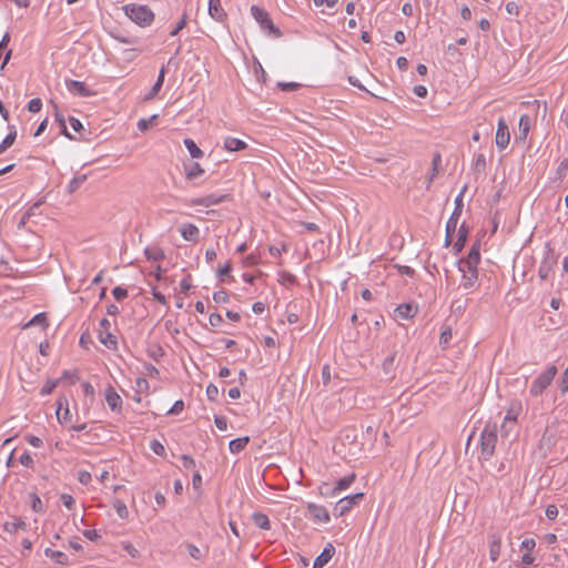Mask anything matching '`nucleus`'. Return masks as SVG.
<instances>
[{
    "label": "nucleus",
    "mask_w": 568,
    "mask_h": 568,
    "mask_svg": "<svg viewBox=\"0 0 568 568\" xmlns=\"http://www.w3.org/2000/svg\"><path fill=\"white\" fill-rule=\"evenodd\" d=\"M246 146H247V144L237 138L227 136L224 139V148L227 151H231V152L240 151V150L245 149Z\"/></svg>",
    "instance_id": "nucleus-21"
},
{
    "label": "nucleus",
    "mask_w": 568,
    "mask_h": 568,
    "mask_svg": "<svg viewBox=\"0 0 568 568\" xmlns=\"http://www.w3.org/2000/svg\"><path fill=\"white\" fill-rule=\"evenodd\" d=\"M248 442H250V437L248 436H244V437L232 439L230 442V444H229V449L233 454H239L240 452H242L246 447Z\"/></svg>",
    "instance_id": "nucleus-22"
},
{
    "label": "nucleus",
    "mask_w": 568,
    "mask_h": 568,
    "mask_svg": "<svg viewBox=\"0 0 568 568\" xmlns=\"http://www.w3.org/2000/svg\"><path fill=\"white\" fill-rule=\"evenodd\" d=\"M20 463L24 466V467H28V468H32L33 465H34V462H33V458L32 456L28 453V452H24L21 456H20Z\"/></svg>",
    "instance_id": "nucleus-48"
},
{
    "label": "nucleus",
    "mask_w": 568,
    "mask_h": 568,
    "mask_svg": "<svg viewBox=\"0 0 568 568\" xmlns=\"http://www.w3.org/2000/svg\"><path fill=\"white\" fill-rule=\"evenodd\" d=\"M3 528L9 534H17L19 529H26L27 524L24 520L17 518L14 521H7Z\"/></svg>",
    "instance_id": "nucleus-27"
},
{
    "label": "nucleus",
    "mask_w": 568,
    "mask_h": 568,
    "mask_svg": "<svg viewBox=\"0 0 568 568\" xmlns=\"http://www.w3.org/2000/svg\"><path fill=\"white\" fill-rule=\"evenodd\" d=\"M500 549H501L500 538L494 537L489 541V556H490L491 561L498 560V557L500 555Z\"/></svg>",
    "instance_id": "nucleus-28"
},
{
    "label": "nucleus",
    "mask_w": 568,
    "mask_h": 568,
    "mask_svg": "<svg viewBox=\"0 0 568 568\" xmlns=\"http://www.w3.org/2000/svg\"><path fill=\"white\" fill-rule=\"evenodd\" d=\"M232 272V265L230 262L224 264L222 267L217 270V276L221 282H225V278L230 276Z\"/></svg>",
    "instance_id": "nucleus-39"
},
{
    "label": "nucleus",
    "mask_w": 568,
    "mask_h": 568,
    "mask_svg": "<svg viewBox=\"0 0 568 568\" xmlns=\"http://www.w3.org/2000/svg\"><path fill=\"white\" fill-rule=\"evenodd\" d=\"M498 426L487 423L480 434V459L489 460L495 453Z\"/></svg>",
    "instance_id": "nucleus-1"
},
{
    "label": "nucleus",
    "mask_w": 568,
    "mask_h": 568,
    "mask_svg": "<svg viewBox=\"0 0 568 568\" xmlns=\"http://www.w3.org/2000/svg\"><path fill=\"white\" fill-rule=\"evenodd\" d=\"M144 367H145L146 374L150 377H152V378H159L160 377V372H159V369L154 365L145 364Z\"/></svg>",
    "instance_id": "nucleus-56"
},
{
    "label": "nucleus",
    "mask_w": 568,
    "mask_h": 568,
    "mask_svg": "<svg viewBox=\"0 0 568 568\" xmlns=\"http://www.w3.org/2000/svg\"><path fill=\"white\" fill-rule=\"evenodd\" d=\"M209 14L217 22L225 20L226 12L222 8L221 0H209Z\"/></svg>",
    "instance_id": "nucleus-12"
},
{
    "label": "nucleus",
    "mask_w": 568,
    "mask_h": 568,
    "mask_svg": "<svg viewBox=\"0 0 568 568\" xmlns=\"http://www.w3.org/2000/svg\"><path fill=\"white\" fill-rule=\"evenodd\" d=\"M477 266L478 265H470L464 260H459V262H458V270L462 272V274H464V273L468 274L470 272H478Z\"/></svg>",
    "instance_id": "nucleus-40"
},
{
    "label": "nucleus",
    "mask_w": 568,
    "mask_h": 568,
    "mask_svg": "<svg viewBox=\"0 0 568 568\" xmlns=\"http://www.w3.org/2000/svg\"><path fill=\"white\" fill-rule=\"evenodd\" d=\"M183 144L187 149L192 159L203 158V155H204L203 151L196 145V143L192 139H190V138L184 139Z\"/></svg>",
    "instance_id": "nucleus-24"
},
{
    "label": "nucleus",
    "mask_w": 568,
    "mask_h": 568,
    "mask_svg": "<svg viewBox=\"0 0 568 568\" xmlns=\"http://www.w3.org/2000/svg\"><path fill=\"white\" fill-rule=\"evenodd\" d=\"M251 13L263 30L267 31L270 34H273L275 38L281 37L282 33L280 29L274 26L268 17V13L264 9L257 6H252Z\"/></svg>",
    "instance_id": "nucleus-5"
},
{
    "label": "nucleus",
    "mask_w": 568,
    "mask_h": 568,
    "mask_svg": "<svg viewBox=\"0 0 568 568\" xmlns=\"http://www.w3.org/2000/svg\"><path fill=\"white\" fill-rule=\"evenodd\" d=\"M227 195H220V196H216L214 194H210V195H206V196H203V197H197V199H194L192 200V204L193 205H203V206H211V205H215L217 203H220L221 201H223Z\"/></svg>",
    "instance_id": "nucleus-18"
},
{
    "label": "nucleus",
    "mask_w": 568,
    "mask_h": 568,
    "mask_svg": "<svg viewBox=\"0 0 568 568\" xmlns=\"http://www.w3.org/2000/svg\"><path fill=\"white\" fill-rule=\"evenodd\" d=\"M546 516L549 520L556 519L558 516V508L555 505H548L546 508Z\"/></svg>",
    "instance_id": "nucleus-58"
},
{
    "label": "nucleus",
    "mask_w": 568,
    "mask_h": 568,
    "mask_svg": "<svg viewBox=\"0 0 568 568\" xmlns=\"http://www.w3.org/2000/svg\"><path fill=\"white\" fill-rule=\"evenodd\" d=\"M364 498L363 493H357L354 495H349L346 497L341 498L334 509L333 514L335 517H342L345 514H347L354 506L358 505Z\"/></svg>",
    "instance_id": "nucleus-6"
},
{
    "label": "nucleus",
    "mask_w": 568,
    "mask_h": 568,
    "mask_svg": "<svg viewBox=\"0 0 568 568\" xmlns=\"http://www.w3.org/2000/svg\"><path fill=\"white\" fill-rule=\"evenodd\" d=\"M521 410V405L520 403H511L508 410H507V414L504 418V424L501 426V428L508 433L509 429H507V426L508 424H511L514 425L516 422H517V418H518V415Z\"/></svg>",
    "instance_id": "nucleus-10"
},
{
    "label": "nucleus",
    "mask_w": 568,
    "mask_h": 568,
    "mask_svg": "<svg viewBox=\"0 0 568 568\" xmlns=\"http://www.w3.org/2000/svg\"><path fill=\"white\" fill-rule=\"evenodd\" d=\"M26 440L33 447H41L43 444L42 439L34 435H27Z\"/></svg>",
    "instance_id": "nucleus-59"
},
{
    "label": "nucleus",
    "mask_w": 568,
    "mask_h": 568,
    "mask_svg": "<svg viewBox=\"0 0 568 568\" xmlns=\"http://www.w3.org/2000/svg\"><path fill=\"white\" fill-rule=\"evenodd\" d=\"M61 501L69 509H71L74 505V498L69 494H62Z\"/></svg>",
    "instance_id": "nucleus-61"
},
{
    "label": "nucleus",
    "mask_w": 568,
    "mask_h": 568,
    "mask_svg": "<svg viewBox=\"0 0 568 568\" xmlns=\"http://www.w3.org/2000/svg\"><path fill=\"white\" fill-rule=\"evenodd\" d=\"M467 234H468V229L463 223L460 225L459 230H458V237H457V240L455 242V245H454V247L457 251H460L463 248V246L465 245L466 239H467Z\"/></svg>",
    "instance_id": "nucleus-30"
},
{
    "label": "nucleus",
    "mask_w": 568,
    "mask_h": 568,
    "mask_svg": "<svg viewBox=\"0 0 568 568\" xmlns=\"http://www.w3.org/2000/svg\"><path fill=\"white\" fill-rule=\"evenodd\" d=\"M99 341L108 348H114L116 346V338L109 331H99Z\"/></svg>",
    "instance_id": "nucleus-25"
},
{
    "label": "nucleus",
    "mask_w": 568,
    "mask_h": 568,
    "mask_svg": "<svg viewBox=\"0 0 568 568\" xmlns=\"http://www.w3.org/2000/svg\"><path fill=\"white\" fill-rule=\"evenodd\" d=\"M530 128V118L527 114H523L519 119L520 136L526 138Z\"/></svg>",
    "instance_id": "nucleus-33"
},
{
    "label": "nucleus",
    "mask_w": 568,
    "mask_h": 568,
    "mask_svg": "<svg viewBox=\"0 0 568 568\" xmlns=\"http://www.w3.org/2000/svg\"><path fill=\"white\" fill-rule=\"evenodd\" d=\"M568 174V159H562L557 166L558 178H564Z\"/></svg>",
    "instance_id": "nucleus-46"
},
{
    "label": "nucleus",
    "mask_w": 568,
    "mask_h": 568,
    "mask_svg": "<svg viewBox=\"0 0 568 568\" xmlns=\"http://www.w3.org/2000/svg\"><path fill=\"white\" fill-rule=\"evenodd\" d=\"M355 478L356 475L354 473L339 478L336 481L331 495L337 496L342 490L347 489L354 483Z\"/></svg>",
    "instance_id": "nucleus-17"
},
{
    "label": "nucleus",
    "mask_w": 568,
    "mask_h": 568,
    "mask_svg": "<svg viewBox=\"0 0 568 568\" xmlns=\"http://www.w3.org/2000/svg\"><path fill=\"white\" fill-rule=\"evenodd\" d=\"M92 477H91V474L87 470H80L78 473V480L82 484V485H88L90 481H91Z\"/></svg>",
    "instance_id": "nucleus-55"
},
{
    "label": "nucleus",
    "mask_w": 568,
    "mask_h": 568,
    "mask_svg": "<svg viewBox=\"0 0 568 568\" xmlns=\"http://www.w3.org/2000/svg\"><path fill=\"white\" fill-rule=\"evenodd\" d=\"M148 353L155 361H159L164 355V351L160 345H154L150 347Z\"/></svg>",
    "instance_id": "nucleus-44"
},
{
    "label": "nucleus",
    "mask_w": 568,
    "mask_h": 568,
    "mask_svg": "<svg viewBox=\"0 0 568 568\" xmlns=\"http://www.w3.org/2000/svg\"><path fill=\"white\" fill-rule=\"evenodd\" d=\"M125 14L141 27L150 26L154 20V13L146 6L126 4Z\"/></svg>",
    "instance_id": "nucleus-3"
},
{
    "label": "nucleus",
    "mask_w": 568,
    "mask_h": 568,
    "mask_svg": "<svg viewBox=\"0 0 568 568\" xmlns=\"http://www.w3.org/2000/svg\"><path fill=\"white\" fill-rule=\"evenodd\" d=\"M223 318L219 313H212L209 317V322L213 327L219 326L222 323Z\"/></svg>",
    "instance_id": "nucleus-64"
},
{
    "label": "nucleus",
    "mask_w": 568,
    "mask_h": 568,
    "mask_svg": "<svg viewBox=\"0 0 568 568\" xmlns=\"http://www.w3.org/2000/svg\"><path fill=\"white\" fill-rule=\"evenodd\" d=\"M122 549L126 551L132 558L140 557V551L129 541H123L121 544Z\"/></svg>",
    "instance_id": "nucleus-42"
},
{
    "label": "nucleus",
    "mask_w": 568,
    "mask_h": 568,
    "mask_svg": "<svg viewBox=\"0 0 568 568\" xmlns=\"http://www.w3.org/2000/svg\"><path fill=\"white\" fill-rule=\"evenodd\" d=\"M181 460L183 467L186 469L193 468L195 466L194 459L189 455H182Z\"/></svg>",
    "instance_id": "nucleus-62"
},
{
    "label": "nucleus",
    "mask_w": 568,
    "mask_h": 568,
    "mask_svg": "<svg viewBox=\"0 0 568 568\" xmlns=\"http://www.w3.org/2000/svg\"><path fill=\"white\" fill-rule=\"evenodd\" d=\"M466 190H467V185H464L462 187L460 192L458 193V195L456 196L454 211L446 223V239H445L446 245L450 244V242L454 237V234L457 230L458 220L462 215L463 207H464L463 197H464Z\"/></svg>",
    "instance_id": "nucleus-2"
},
{
    "label": "nucleus",
    "mask_w": 568,
    "mask_h": 568,
    "mask_svg": "<svg viewBox=\"0 0 568 568\" xmlns=\"http://www.w3.org/2000/svg\"><path fill=\"white\" fill-rule=\"evenodd\" d=\"M556 261L555 260H550V258H545L540 266H539V271H538V274L540 276L541 280H546L551 270H552V266L555 265Z\"/></svg>",
    "instance_id": "nucleus-29"
},
{
    "label": "nucleus",
    "mask_w": 568,
    "mask_h": 568,
    "mask_svg": "<svg viewBox=\"0 0 568 568\" xmlns=\"http://www.w3.org/2000/svg\"><path fill=\"white\" fill-rule=\"evenodd\" d=\"M112 295L115 300L121 301L128 296V290L121 286H116L112 290Z\"/></svg>",
    "instance_id": "nucleus-50"
},
{
    "label": "nucleus",
    "mask_w": 568,
    "mask_h": 568,
    "mask_svg": "<svg viewBox=\"0 0 568 568\" xmlns=\"http://www.w3.org/2000/svg\"><path fill=\"white\" fill-rule=\"evenodd\" d=\"M44 555L59 565H63V566L69 565V557L62 551L52 550L51 548H45Z\"/></svg>",
    "instance_id": "nucleus-20"
},
{
    "label": "nucleus",
    "mask_w": 568,
    "mask_h": 568,
    "mask_svg": "<svg viewBox=\"0 0 568 568\" xmlns=\"http://www.w3.org/2000/svg\"><path fill=\"white\" fill-rule=\"evenodd\" d=\"M156 119H158L156 114H153L149 119H140L138 122L139 130H141V131L146 130Z\"/></svg>",
    "instance_id": "nucleus-45"
},
{
    "label": "nucleus",
    "mask_w": 568,
    "mask_h": 568,
    "mask_svg": "<svg viewBox=\"0 0 568 568\" xmlns=\"http://www.w3.org/2000/svg\"><path fill=\"white\" fill-rule=\"evenodd\" d=\"M113 507L118 514V516L122 519H126L129 517V510L124 501L121 499H115L113 501Z\"/></svg>",
    "instance_id": "nucleus-31"
},
{
    "label": "nucleus",
    "mask_w": 568,
    "mask_h": 568,
    "mask_svg": "<svg viewBox=\"0 0 568 568\" xmlns=\"http://www.w3.org/2000/svg\"><path fill=\"white\" fill-rule=\"evenodd\" d=\"M151 449L159 456L163 455L165 450L164 446L158 440L151 442Z\"/></svg>",
    "instance_id": "nucleus-60"
},
{
    "label": "nucleus",
    "mask_w": 568,
    "mask_h": 568,
    "mask_svg": "<svg viewBox=\"0 0 568 568\" xmlns=\"http://www.w3.org/2000/svg\"><path fill=\"white\" fill-rule=\"evenodd\" d=\"M478 281V272L464 273L462 276L460 287L469 292L471 291Z\"/></svg>",
    "instance_id": "nucleus-19"
},
{
    "label": "nucleus",
    "mask_w": 568,
    "mask_h": 568,
    "mask_svg": "<svg viewBox=\"0 0 568 568\" xmlns=\"http://www.w3.org/2000/svg\"><path fill=\"white\" fill-rule=\"evenodd\" d=\"M65 87L70 93L78 97H91L94 94L92 90H90L84 82L77 80H65Z\"/></svg>",
    "instance_id": "nucleus-8"
},
{
    "label": "nucleus",
    "mask_w": 568,
    "mask_h": 568,
    "mask_svg": "<svg viewBox=\"0 0 568 568\" xmlns=\"http://www.w3.org/2000/svg\"><path fill=\"white\" fill-rule=\"evenodd\" d=\"M393 364H394V356L393 355L387 356L384 359V362H383V371H384V373L386 375L392 373Z\"/></svg>",
    "instance_id": "nucleus-54"
},
{
    "label": "nucleus",
    "mask_w": 568,
    "mask_h": 568,
    "mask_svg": "<svg viewBox=\"0 0 568 568\" xmlns=\"http://www.w3.org/2000/svg\"><path fill=\"white\" fill-rule=\"evenodd\" d=\"M180 232L182 237L189 242H196L200 236L197 226L192 223L183 224L180 229Z\"/></svg>",
    "instance_id": "nucleus-14"
},
{
    "label": "nucleus",
    "mask_w": 568,
    "mask_h": 568,
    "mask_svg": "<svg viewBox=\"0 0 568 568\" xmlns=\"http://www.w3.org/2000/svg\"><path fill=\"white\" fill-rule=\"evenodd\" d=\"M165 74H166V67L162 65V68L160 69L159 77H158L155 83L153 84V87L151 88V90L149 91V93L144 98L145 100H152V99H154L158 95V93L160 92V90H161V88L163 85Z\"/></svg>",
    "instance_id": "nucleus-15"
},
{
    "label": "nucleus",
    "mask_w": 568,
    "mask_h": 568,
    "mask_svg": "<svg viewBox=\"0 0 568 568\" xmlns=\"http://www.w3.org/2000/svg\"><path fill=\"white\" fill-rule=\"evenodd\" d=\"M43 325V326H47V318H45V315L44 313H39L37 315H34L26 325H24V328H28L30 326H34V325Z\"/></svg>",
    "instance_id": "nucleus-35"
},
{
    "label": "nucleus",
    "mask_w": 568,
    "mask_h": 568,
    "mask_svg": "<svg viewBox=\"0 0 568 568\" xmlns=\"http://www.w3.org/2000/svg\"><path fill=\"white\" fill-rule=\"evenodd\" d=\"M417 310L412 304H400L395 308V316L400 320H410L415 316Z\"/></svg>",
    "instance_id": "nucleus-16"
},
{
    "label": "nucleus",
    "mask_w": 568,
    "mask_h": 568,
    "mask_svg": "<svg viewBox=\"0 0 568 568\" xmlns=\"http://www.w3.org/2000/svg\"><path fill=\"white\" fill-rule=\"evenodd\" d=\"M277 85L283 91H295L301 87L297 82H278Z\"/></svg>",
    "instance_id": "nucleus-51"
},
{
    "label": "nucleus",
    "mask_w": 568,
    "mask_h": 568,
    "mask_svg": "<svg viewBox=\"0 0 568 568\" xmlns=\"http://www.w3.org/2000/svg\"><path fill=\"white\" fill-rule=\"evenodd\" d=\"M252 519L254 525L261 529L268 530L271 528L270 519L265 514L254 513Z\"/></svg>",
    "instance_id": "nucleus-26"
},
{
    "label": "nucleus",
    "mask_w": 568,
    "mask_h": 568,
    "mask_svg": "<svg viewBox=\"0 0 568 568\" xmlns=\"http://www.w3.org/2000/svg\"><path fill=\"white\" fill-rule=\"evenodd\" d=\"M187 16L184 13L176 23L175 28L170 32L171 37H175L186 26Z\"/></svg>",
    "instance_id": "nucleus-47"
},
{
    "label": "nucleus",
    "mask_w": 568,
    "mask_h": 568,
    "mask_svg": "<svg viewBox=\"0 0 568 568\" xmlns=\"http://www.w3.org/2000/svg\"><path fill=\"white\" fill-rule=\"evenodd\" d=\"M557 374V367L555 365L549 366L544 373L534 379L530 385L529 393L534 397H538L542 392L550 386L552 379Z\"/></svg>",
    "instance_id": "nucleus-4"
},
{
    "label": "nucleus",
    "mask_w": 568,
    "mask_h": 568,
    "mask_svg": "<svg viewBox=\"0 0 568 568\" xmlns=\"http://www.w3.org/2000/svg\"><path fill=\"white\" fill-rule=\"evenodd\" d=\"M185 548L190 557H192L193 559L200 560L202 558V551L195 545L186 542Z\"/></svg>",
    "instance_id": "nucleus-37"
},
{
    "label": "nucleus",
    "mask_w": 568,
    "mask_h": 568,
    "mask_svg": "<svg viewBox=\"0 0 568 568\" xmlns=\"http://www.w3.org/2000/svg\"><path fill=\"white\" fill-rule=\"evenodd\" d=\"M335 548L332 544H327L323 551L315 558L313 568H323L334 556Z\"/></svg>",
    "instance_id": "nucleus-11"
},
{
    "label": "nucleus",
    "mask_w": 568,
    "mask_h": 568,
    "mask_svg": "<svg viewBox=\"0 0 568 568\" xmlns=\"http://www.w3.org/2000/svg\"><path fill=\"white\" fill-rule=\"evenodd\" d=\"M559 388H560L561 393L568 392V366L566 367V369L564 371V373L561 375V378L559 382Z\"/></svg>",
    "instance_id": "nucleus-49"
},
{
    "label": "nucleus",
    "mask_w": 568,
    "mask_h": 568,
    "mask_svg": "<svg viewBox=\"0 0 568 568\" xmlns=\"http://www.w3.org/2000/svg\"><path fill=\"white\" fill-rule=\"evenodd\" d=\"M42 108V101L39 98L31 99L28 103V111L31 113H38Z\"/></svg>",
    "instance_id": "nucleus-43"
},
{
    "label": "nucleus",
    "mask_w": 568,
    "mask_h": 568,
    "mask_svg": "<svg viewBox=\"0 0 568 568\" xmlns=\"http://www.w3.org/2000/svg\"><path fill=\"white\" fill-rule=\"evenodd\" d=\"M29 497H30L32 510L36 511V513H43L44 511V507H43V503L40 499V497L36 493H31L29 495Z\"/></svg>",
    "instance_id": "nucleus-32"
},
{
    "label": "nucleus",
    "mask_w": 568,
    "mask_h": 568,
    "mask_svg": "<svg viewBox=\"0 0 568 568\" xmlns=\"http://www.w3.org/2000/svg\"><path fill=\"white\" fill-rule=\"evenodd\" d=\"M105 402L112 410L121 409L122 398L112 386L105 389Z\"/></svg>",
    "instance_id": "nucleus-13"
},
{
    "label": "nucleus",
    "mask_w": 568,
    "mask_h": 568,
    "mask_svg": "<svg viewBox=\"0 0 568 568\" xmlns=\"http://www.w3.org/2000/svg\"><path fill=\"white\" fill-rule=\"evenodd\" d=\"M184 408V403L183 400H176L173 406L168 410V414L169 415H178L180 414Z\"/></svg>",
    "instance_id": "nucleus-53"
},
{
    "label": "nucleus",
    "mask_w": 568,
    "mask_h": 568,
    "mask_svg": "<svg viewBox=\"0 0 568 568\" xmlns=\"http://www.w3.org/2000/svg\"><path fill=\"white\" fill-rule=\"evenodd\" d=\"M307 511H308L310 517L315 521H318V523H328L329 521V514L324 506L310 503L307 505Z\"/></svg>",
    "instance_id": "nucleus-9"
},
{
    "label": "nucleus",
    "mask_w": 568,
    "mask_h": 568,
    "mask_svg": "<svg viewBox=\"0 0 568 568\" xmlns=\"http://www.w3.org/2000/svg\"><path fill=\"white\" fill-rule=\"evenodd\" d=\"M206 395H207V398L210 400H215L217 398V395H219V388L216 385L214 384H210L207 387H206Z\"/></svg>",
    "instance_id": "nucleus-52"
},
{
    "label": "nucleus",
    "mask_w": 568,
    "mask_h": 568,
    "mask_svg": "<svg viewBox=\"0 0 568 568\" xmlns=\"http://www.w3.org/2000/svg\"><path fill=\"white\" fill-rule=\"evenodd\" d=\"M83 536L91 541H95L101 537L100 534L95 529L84 530Z\"/></svg>",
    "instance_id": "nucleus-63"
},
{
    "label": "nucleus",
    "mask_w": 568,
    "mask_h": 568,
    "mask_svg": "<svg viewBox=\"0 0 568 568\" xmlns=\"http://www.w3.org/2000/svg\"><path fill=\"white\" fill-rule=\"evenodd\" d=\"M480 244L476 242L470 251L468 252V255L464 257L463 260L466 261L470 265H478L480 262Z\"/></svg>",
    "instance_id": "nucleus-23"
},
{
    "label": "nucleus",
    "mask_w": 568,
    "mask_h": 568,
    "mask_svg": "<svg viewBox=\"0 0 568 568\" xmlns=\"http://www.w3.org/2000/svg\"><path fill=\"white\" fill-rule=\"evenodd\" d=\"M452 339V328L446 327L439 337V345L443 346V348H446L449 345V342Z\"/></svg>",
    "instance_id": "nucleus-38"
},
{
    "label": "nucleus",
    "mask_w": 568,
    "mask_h": 568,
    "mask_svg": "<svg viewBox=\"0 0 568 568\" xmlns=\"http://www.w3.org/2000/svg\"><path fill=\"white\" fill-rule=\"evenodd\" d=\"M486 168V159L484 154H478L475 161L474 171L475 174L480 175L484 173Z\"/></svg>",
    "instance_id": "nucleus-36"
},
{
    "label": "nucleus",
    "mask_w": 568,
    "mask_h": 568,
    "mask_svg": "<svg viewBox=\"0 0 568 568\" xmlns=\"http://www.w3.org/2000/svg\"><path fill=\"white\" fill-rule=\"evenodd\" d=\"M213 300L215 303L225 304L229 302V293L224 290L216 291L213 293Z\"/></svg>",
    "instance_id": "nucleus-41"
},
{
    "label": "nucleus",
    "mask_w": 568,
    "mask_h": 568,
    "mask_svg": "<svg viewBox=\"0 0 568 568\" xmlns=\"http://www.w3.org/2000/svg\"><path fill=\"white\" fill-rule=\"evenodd\" d=\"M17 133L16 131L10 132L0 143V154L3 153L7 149H9L14 140H16Z\"/></svg>",
    "instance_id": "nucleus-34"
},
{
    "label": "nucleus",
    "mask_w": 568,
    "mask_h": 568,
    "mask_svg": "<svg viewBox=\"0 0 568 568\" xmlns=\"http://www.w3.org/2000/svg\"><path fill=\"white\" fill-rule=\"evenodd\" d=\"M510 133L506 121L499 118L496 131V145L499 149H506L509 144Z\"/></svg>",
    "instance_id": "nucleus-7"
},
{
    "label": "nucleus",
    "mask_w": 568,
    "mask_h": 568,
    "mask_svg": "<svg viewBox=\"0 0 568 568\" xmlns=\"http://www.w3.org/2000/svg\"><path fill=\"white\" fill-rule=\"evenodd\" d=\"M215 426L220 430H226L227 429V420L224 416H215L214 418Z\"/></svg>",
    "instance_id": "nucleus-57"
}]
</instances>
